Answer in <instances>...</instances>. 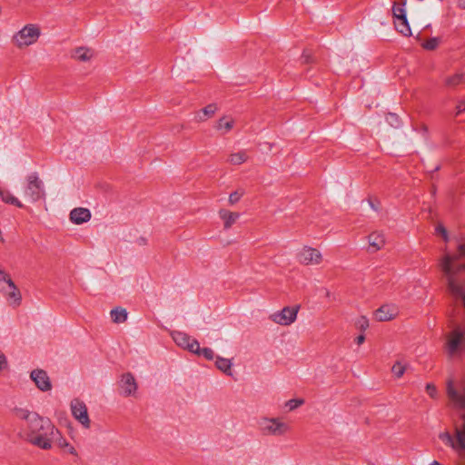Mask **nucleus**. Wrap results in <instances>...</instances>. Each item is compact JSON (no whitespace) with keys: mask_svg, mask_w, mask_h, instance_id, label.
<instances>
[{"mask_svg":"<svg viewBox=\"0 0 465 465\" xmlns=\"http://www.w3.org/2000/svg\"><path fill=\"white\" fill-rule=\"evenodd\" d=\"M446 394L450 407L460 413L462 424L455 426L454 435L445 430L439 434V439L451 448L460 460H465V381L455 383L453 380H448Z\"/></svg>","mask_w":465,"mask_h":465,"instance_id":"f257e3e1","label":"nucleus"},{"mask_svg":"<svg viewBox=\"0 0 465 465\" xmlns=\"http://www.w3.org/2000/svg\"><path fill=\"white\" fill-rule=\"evenodd\" d=\"M17 419L25 421V440L41 450H51L54 438L59 434V430L50 419L40 416L38 413L27 409L15 410Z\"/></svg>","mask_w":465,"mask_h":465,"instance_id":"f03ea898","label":"nucleus"},{"mask_svg":"<svg viewBox=\"0 0 465 465\" xmlns=\"http://www.w3.org/2000/svg\"><path fill=\"white\" fill-rule=\"evenodd\" d=\"M465 257V242L459 244L458 253H445L440 265L448 279V289L450 294L461 299L465 307V262L457 264V261Z\"/></svg>","mask_w":465,"mask_h":465,"instance_id":"7ed1b4c3","label":"nucleus"},{"mask_svg":"<svg viewBox=\"0 0 465 465\" xmlns=\"http://www.w3.org/2000/svg\"><path fill=\"white\" fill-rule=\"evenodd\" d=\"M258 428L262 434L272 437H283L291 431V425L281 417H262Z\"/></svg>","mask_w":465,"mask_h":465,"instance_id":"20e7f679","label":"nucleus"},{"mask_svg":"<svg viewBox=\"0 0 465 465\" xmlns=\"http://www.w3.org/2000/svg\"><path fill=\"white\" fill-rule=\"evenodd\" d=\"M40 35L41 29L37 25L27 24L12 36V43L18 49H24L35 45Z\"/></svg>","mask_w":465,"mask_h":465,"instance_id":"39448f33","label":"nucleus"},{"mask_svg":"<svg viewBox=\"0 0 465 465\" xmlns=\"http://www.w3.org/2000/svg\"><path fill=\"white\" fill-rule=\"evenodd\" d=\"M0 292L12 306H19L22 295L10 275L0 268Z\"/></svg>","mask_w":465,"mask_h":465,"instance_id":"423d86ee","label":"nucleus"},{"mask_svg":"<svg viewBox=\"0 0 465 465\" xmlns=\"http://www.w3.org/2000/svg\"><path fill=\"white\" fill-rule=\"evenodd\" d=\"M446 351L450 357L465 352V331L455 329L447 335Z\"/></svg>","mask_w":465,"mask_h":465,"instance_id":"0eeeda50","label":"nucleus"},{"mask_svg":"<svg viewBox=\"0 0 465 465\" xmlns=\"http://www.w3.org/2000/svg\"><path fill=\"white\" fill-rule=\"evenodd\" d=\"M24 194L33 203L39 201L45 196L43 182L36 173H33L26 177V186L24 190Z\"/></svg>","mask_w":465,"mask_h":465,"instance_id":"6e6552de","label":"nucleus"},{"mask_svg":"<svg viewBox=\"0 0 465 465\" xmlns=\"http://www.w3.org/2000/svg\"><path fill=\"white\" fill-rule=\"evenodd\" d=\"M296 259L302 265L317 266L322 262L323 255L320 250L304 245L298 251Z\"/></svg>","mask_w":465,"mask_h":465,"instance_id":"1a4fd4ad","label":"nucleus"},{"mask_svg":"<svg viewBox=\"0 0 465 465\" xmlns=\"http://www.w3.org/2000/svg\"><path fill=\"white\" fill-rule=\"evenodd\" d=\"M299 309V306H286L272 313L269 319L276 324L289 326L296 321Z\"/></svg>","mask_w":465,"mask_h":465,"instance_id":"9d476101","label":"nucleus"},{"mask_svg":"<svg viewBox=\"0 0 465 465\" xmlns=\"http://www.w3.org/2000/svg\"><path fill=\"white\" fill-rule=\"evenodd\" d=\"M70 409L73 417L84 428L90 429L91 420L88 415V410L85 403L79 400L74 399L70 403Z\"/></svg>","mask_w":465,"mask_h":465,"instance_id":"9b49d317","label":"nucleus"},{"mask_svg":"<svg viewBox=\"0 0 465 465\" xmlns=\"http://www.w3.org/2000/svg\"><path fill=\"white\" fill-rule=\"evenodd\" d=\"M120 394L124 397H134L138 390L136 379L131 372L121 375L119 380Z\"/></svg>","mask_w":465,"mask_h":465,"instance_id":"f8f14e48","label":"nucleus"},{"mask_svg":"<svg viewBox=\"0 0 465 465\" xmlns=\"http://www.w3.org/2000/svg\"><path fill=\"white\" fill-rule=\"evenodd\" d=\"M172 337L179 347L187 349L191 352L199 351V342L188 334L182 331H173Z\"/></svg>","mask_w":465,"mask_h":465,"instance_id":"ddd939ff","label":"nucleus"},{"mask_svg":"<svg viewBox=\"0 0 465 465\" xmlns=\"http://www.w3.org/2000/svg\"><path fill=\"white\" fill-rule=\"evenodd\" d=\"M95 54V51L88 46L75 47L70 53L71 58L79 63H91Z\"/></svg>","mask_w":465,"mask_h":465,"instance_id":"4468645a","label":"nucleus"},{"mask_svg":"<svg viewBox=\"0 0 465 465\" xmlns=\"http://www.w3.org/2000/svg\"><path fill=\"white\" fill-rule=\"evenodd\" d=\"M30 377L40 391H48L52 389L51 381L45 371L41 369L34 370L32 371Z\"/></svg>","mask_w":465,"mask_h":465,"instance_id":"2eb2a0df","label":"nucleus"},{"mask_svg":"<svg viewBox=\"0 0 465 465\" xmlns=\"http://www.w3.org/2000/svg\"><path fill=\"white\" fill-rule=\"evenodd\" d=\"M399 310L393 304H384L375 312V318L379 322H388L398 315Z\"/></svg>","mask_w":465,"mask_h":465,"instance_id":"dca6fc26","label":"nucleus"},{"mask_svg":"<svg viewBox=\"0 0 465 465\" xmlns=\"http://www.w3.org/2000/svg\"><path fill=\"white\" fill-rule=\"evenodd\" d=\"M91 219V213L86 208H74L70 213V220L74 224H82Z\"/></svg>","mask_w":465,"mask_h":465,"instance_id":"f3484780","label":"nucleus"},{"mask_svg":"<svg viewBox=\"0 0 465 465\" xmlns=\"http://www.w3.org/2000/svg\"><path fill=\"white\" fill-rule=\"evenodd\" d=\"M218 214L221 220L223 222L224 230H229L240 217L239 213L231 212L226 209H221Z\"/></svg>","mask_w":465,"mask_h":465,"instance_id":"a211bd4d","label":"nucleus"},{"mask_svg":"<svg viewBox=\"0 0 465 465\" xmlns=\"http://www.w3.org/2000/svg\"><path fill=\"white\" fill-rule=\"evenodd\" d=\"M216 111H217L216 104H210L206 105L204 108H203L202 110L196 112L195 121L199 122V123L205 122L209 118H212L214 115Z\"/></svg>","mask_w":465,"mask_h":465,"instance_id":"6ab92c4d","label":"nucleus"},{"mask_svg":"<svg viewBox=\"0 0 465 465\" xmlns=\"http://www.w3.org/2000/svg\"><path fill=\"white\" fill-rule=\"evenodd\" d=\"M370 247L372 252L381 250L385 244V238L381 232H373L368 237Z\"/></svg>","mask_w":465,"mask_h":465,"instance_id":"aec40b11","label":"nucleus"},{"mask_svg":"<svg viewBox=\"0 0 465 465\" xmlns=\"http://www.w3.org/2000/svg\"><path fill=\"white\" fill-rule=\"evenodd\" d=\"M394 25L397 31L403 35L404 36H409L411 35L407 16L394 20Z\"/></svg>","mask_w":465,"mask_h":465,"instance_id":"412c9836","label":"nucleus"},{"mask_svg":"<svg viewBox=\"0 0 465 465\" xmlns=\"http://www.w3.org/2000/svg\"><path fill=\"white\" fill-rule=\"evenodd\" d=\"M0 198L5 203L13 204L19 208L23 207V203L16 197H15L9 191L3 190L0 188Z\"/></svg>","mask_w":465,"mask_h":465,"instance_id":"4be33fe9","label":"nucleus"},{"mask_svg":"<svg viewBox=\"0 0 465 465\" xmlns=\"http://www.w3.org/2000/svg\"><path fill=\"white\" fill-rule=\"evenodd\" d=\"M112 321L115 323H123L127 319V312L121 307L114 308L110 312Z\"/></svg>","mask_w":465,"mask_h":465,"instance_id":"5701e85b","label":"nucleus"},{"mask_svg":"<svg viewBox=\"0 0 465 465\" xmlns=\"http://www.w3.org/2000/svg\"><path fill=\"white\" fill-rule=\"evenodd\" d=\"M248 159V154L245 151H240L231 153L228 157V162L233 165H239L245 163Z\"/></svg>","mask_w":465,"mask_h":465,"instance_id":"b1692460","label":"nucleus"},{"mask_svg":"<svg viewBox=\"0 0 465 465\" xmlns=\"http://www.w3.org/2000/svg\"><path fill=\"white\" fill-rule=\"evenodd\" d=\"M215 365H216V367L219 370L223 371L225 374H227L229 376L232 375V362H231L230 360L225 359V358H222V357H217L216 361H215Z\"/></svg>","mask_w":465,"mask_h":465,"instance_id":"393cba45","label":"nucleus"},{"mask_svg":"<svg viewBox=\"0 0 465 465\" xmlns=\"http://www.w3.org/2000/svg\"><path fill=\"white\" fill-rule=\"evenodd\" d=\"M464 81V74L463 73H457L452 75L448 76L445 79V84L449 87H455Z\"/></svg>","mask_w":465,"mask_h":465,"instance_id":"a878e982","label":"nucleus"},{"mask_svg":"<svg viewBox=\"0 0 465 465\" xmlns=\"http://www.w3.org/2000/svg\"><path fill=\"white\" fill-rule=\"evenodd\" d=\"M233 127V120L227 119L226 117H222L219 119L216 124V129L219 131H224V133L229 132Z\"/></svg>","mask_w":465,"mask_h":465,"instance_id":"bb28decb","label":"nucleus"},{"mask_svg":"<svg viewBox=\"0 0 465 465\" xmlns=\"http://www.w3.org/2000/svg\"><path fill=\"white\" fill-rule=\"evenodd\" d=\"M404 5H405V3H402V4L394 3V5L392 6V15H393L394 20L407 16Z\"/></svg>","mask_w":465,"mask_h":465,"instance_id":"cd10ccee","label":"nucleus"},{"mask_svg":"<svg viewBox=\"0 0 465 465\" xmlns=\"http://www.w3.org/2000/svg\"><path fill=\"white\" fill-rule=\"evenodd\" d=\"M405 371H406V365L403 364L400 361H396L393 364V366L391 367V372L397 378H401L404 374Z\"/></svg>","mask_w":465,"mask_h":465,"instance_id":"c85d7f7f","label":"nucleus"},{"mask_svg":"<svg viewBox=\"0 0 465 465\" xmlns=\"http://www.w3.org/2000/svg\"><path fill=\"white\" fill-rule=\"evenodd\" d=\"M355 326L361 331H364L369 327V320L365 316L359 317L355 322Z\"/></svg>","mask_w":465,"mask_h":465,"instance_id":"c756f323","label":"nucleus"},{"mask_svg":"<svg viewBox=\"0 0 465 465\" xmlns=\"http://www.w3.org/2000/svg\"><path fill=\"white\" fill-rule=\"evenodd\" d=\"M193 353H195L197 355H202L203 356L205 359L207 360H213L214 358V352L212 349L210 348H203V349H201L199 347V351H193Z\"/></svg>","mask_w":465,"mask_h":465,"instance_id":"7c9ffc66","label":"nucleus"},{"mask_svg":"<svg viewBox=\"0 0 465 465\" xmlns=\"http://www.w3.org/2000/svg\"><path fill=\"white\" fill-rule=\"evenodd\" d=\"M439 45V39L436 37L430 38L422 44V46L427 50H434Z\"/></svg>","mask_w":465,"mask_h":465,"instance_id":"2f4dec72","label":"nucleus"},{"mask_svg":"<svg viewBox=\"0 0 465 465\" xmlns=\"http://www.w3.org/2000/svg\"><path fill=\"white\" fill-rule=\"evenodd\" d=\"M243 195V192L242 191H235L233 193H232L230 195H229V199H228V202L231 205H233L235 203H237L240 199L242 198V196Z\"/></svg>","mask_w":465,"mask_h":465,"instance_id":"473e14b6","label":"nucleus"},{"mask_svg":"<svg viewBox=\"0 0 465 465\" xmlns=\"http://www.w3.org/2000/svg\"><path fill=\"white\" fill-rule=\"evenodd\" d=\"M9 369V363L5 354L0 350V372Z\"/></svg>","mask_w":465,"mask_h":465,"instance_id":"72a5a7b5","label":"nucleus"},{"mask_svg":"<svg viewBox=\"0 0 465 465\" xmlns=\"http://www.w3.org/2000/svg\"><path fill=\"white\" fill-rule=\"evenodd\" d=\"M56 443V445L60 449H64L65 446H67L68 441L62 436L61 432L59 431V434L57 436H54V443Z\"/></svg>","mask_w":465,"mask_h":465,"instance_id":"f704fd0d","label":"nucleus"},{"mask_svg":"<svg viewBox=\"0 0 465 465\" xmlns=\"http://www.w3.org/2000/svg\"><path fill=\"white\" fill-rule=\"evenodd\" d=\"M426 391L430 395V398H432V399L438 398V390L433 383H428L426 385Z\"/></svg>","mask_w":465,"mask_h":465,"instance_id":"c9c22d12","label":"nucleus"},{"mask_svg":"<svg viewBox=\"0 0 465 465\" xmlns=\"http://www.w3.org/2000/svg\"><path fill=\"white\" fill-rule=\"evenodd\" d=\"M436 232H437V233L440 234L443 237L445 242L449 241L448 232H447L446 228L442 224H439L436 227Z\"/></svg>","mask_w":465,"mask_h":465,"instance_id":"e433bc0d","label":"nucleus"},{"mask_svg":"<svg viewBox=\"0 0 465 465\" xmlns=\"http://www.w3.org/2000/svg\"><path fill=\"white\" fill-rule=\"evenodd\" d=\"M302 403H303L302 400H290L286 403V406L289 408L290 411H292V410L298 408L299 406H301Z\"/></svg>","mask_w":465,"mask_h":465,"instance_id":"4c0bfd02","label":"nucleus"},{"mask_svg":"<svg viewBox=\"0 0 465 465\" xmlns=\"http://www.w3.org/2000/svg\"><path fill=\"white\" fill-rule=\"evenodd\" d=\"M463 112H465V99L458 103L456 106V115H459Z\"/></svg>","mask_w":465,"mask_h":465,"instance_id":"58836bf2","label":"nucleus"},{"mask_svg":"<svg viewBox=\"0 0 465 465\" xmlns=\"http://www.w3.org/2000/svg\"><path fill=\"white\" fill-rule=\"evenodd\" d=\"M63 450L64 451L70 453L71 455H74V456L77 455V451H76L75 448L73 445H71L69 442H68L67 446H65Z\"/></svg>","mask_w":465,"mask_h":465,"instance_id":"ea45409f","label":"nucleus"},{"mask_svg":"<svg viewBox=\"0 0 465 465\" xmlns=\"http://www.w3.org/2000/svg\"><path fill=\"white\" fill-rule=\"evenodd\" d=\"M364 341H365V336H364L363 334H361V335H359V336L356 338V343H357L358 345L362 344V343L364 342Z\"/></svg>","mask_w":465,"mask_h":465,"instance_id":"a19ab883","label":"nucleus"},{"mask_svg":"<svg viewBox=\"0 0 465 465\" xmlns=\"http://www.w3.org/2000/svg\"><path fill=\"white\" fill-rule=\"evenodd\" d=\"M303 63H309L311 61V56L305 53L302 54Z\"/></svg>","mask_w":465,"mask_h":465,"instance_id":"79ce46f5","label":"nucleus"},{"mask_svg":"<svg viewBox=\"0 0 465 465\" xmlns=\"http://www.w3.org/2000/svg\"><path fill=\"white\" fill-rule=\"evenodd\" d=\"M458 6L461 9H465V0H458Z\"/></svg>","mask_w":465,"mask_h":465,"instance_id":"37998d69","label":"nucleus"},{"mask_svg":"<svg viewBox=\"0 0 465 465\" xmlns=\"http://www.w3.org/2000/svg\"><path fill=\"white\" fill-rule=\"evenodd\" d=\"M390 118L395 119V121H397V115L394 114H390L387 119L390 120Z\"/></svg>","mask_w":465,"mask_h":465,"instance_id":"c03bdc74","label":"nucleus"},{"mask_svg":"<svg viewBox=\"0 0 465 465\" xmlns=\"http://www.w3.org/2000/svg\"><path fill=\"white\" fill-rule=\"evenodd\" d=\"M430 465H442L437 460H433Z\"/></svg>","mask_w":465,"mask_h":465,"instance_id":"a18cd8bd","label":"nucleus"}]
</instances>
